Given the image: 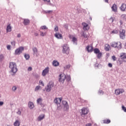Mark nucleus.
I'll use <instances>...</instances> for the list:
<instances>
[{
	"label": "nucleus",
	"instance_id": "nucleus-1",
	"mask_svg": "<svg viewBox=\"0 0 126 126\" xmlns=\"http://www.w3.org/2000/svg\"><path fill=\"white\" fill-rule=\"evenodd\" d=\"M9 67L11 69L10 73H11L12 72L13 73L11 74V75H15V74L17 72V66L16 63L14 62L10 63Z\"/></svg>",
	"mask_w": 126,
	"mask_h": 126
},
{
	"label": "nucleus",
	"instance_id": "nucleus-2",
	"mask_svg": "<svg viewBox=\"0 0 126 126\" xmlns=\"http://www.w3.org/2000/svg\"><path fill=\"white\" fill-rule=\"evenodd\" d=\"M124 62L126 63V54L122 53L120 54V56L117 63L119 64V65H121V64H122Z\"/></svg>",
	"mask_w": 126,
	"mask_h": 126
},
{
	"label": "nucleus",
	"instance_id": "nucleus-3",
	"mask_svg": "<svg viewBox=\"0 0 126 126\" xmlns=\"http://www.w3.org/2000/svg\"><path fill=\"white\" fill-rule=\"evenodd\" d=\"M53 87H54V82H53V81H50L47 85V87L46 88V92H50Z\"/></svg>",
	"mask_w": 126,
	"mask_h": 126
},
{
	"label": "nucleus",
	"instance_id": "nucleus-4",
	"mask_svg": "<svg viewBox=\"0 0 126 126\" xmlns=\"http://www.w3.org/2000/svg\"><path fill=\"white\" fill-rule=\"evenodd\" d=\"M111 46L113 48H119L120 49L122 48V43L121 42L118 41L116 43V42H113V43H111Z\"/></svg>",
	"mask_w": 126,
	"mask_h": 126
},
{
	"label": "nucleus",
	"instance_id": "nucleus-5",
	"mask_svg": "<svg viewBox=\"0 0 126 126\" xmlns=\"http://www.w3.org/2000/svg\"><path fill=\"white\" fill-rule=\"evenodd\" d=\"M62 52L63 54H66V55L69 54V47L67 46V45L65 44L63 46Z\"/></svg>",
	"mask_w": 126,
	"mask_h": 126
},
{
	"label": "nucleus",
	"instance_id": "nucleus-6",
	"mask_svg": "<svg viewBox=\"0 0 126 126\" xmlns=\"http://www.w3.org/2000/svg\"><path fill=\"white\" fill-rule=\"evenodd\" d=\"M119 36H120V39H122V40H124V39L126 38V30H121L119 32Z\"/></svg>",
	"mask_w": 126,
	"mask_h": 126
},
{
	"label": "nucleus",
	"instance_id": "nucleus-7",
	"mask_svg": "<svg viewBox=\"0 0 126 126\" xmlns=\"http://www.w3.org/2000/svg\"><path fill=\"white\" fill-rule=\"evenodd\" d=\"M65 78H66V76L63 74H61L59 75V82H61V83H64V80H65Z\"/></svg>",
	"mask_w": 126,
	"mask_h": 126
},
{
	"label": "nucleus",
	"instance_id": "nucleus-8",
	"mask_svg": "<svg viewBox=\"0 0 126 126\" xmlns=\"http://www.w3.org/2000/svg\"><path fill=\"white\" fill-rule=\"evenodd\" d=\"M23 51H24V47L21 46L15 50V55H20Z\"/></svg>",
	"mask_w": 126,
	"mask_h": 126
},
{
	"label": "nucleus",
	"instance_id": "nucleus-9",
	"mask_svg": "<svg viewBox=\"0 0 126 126\" xmlns=\"http://www.w3.org/2000/svg\"><path fill=\"white\" fill-rule=\"evenodd\" d=\"M89 112V110H88V109L83 108L82 109V114L81 116L82 117H84L86 115H87Z\"/></svg>",
	"mask_w": 126,
	"mask_h": 126
},
{
	"label": "nucleus",
	"instance_id": "nucleus-10",
	"mask_svg": "<svg viewBox=\"0 0 126 126\" xmlns=\"http://www.w3.org/2000/svg\"><path fill=\"white\" fill-rule=\"evenodd\" d=\"M125 92V91L123 89H118L115 90V94L116 95H120V94H122Z\"/></svg>",
	"mask_w": 126,
	"mask_h": 126
},
{
	"label": "nucleus",
	"instance_id": "nucleus-11",
	"mask_svg": "<svg viewBox=\"0 0 126 126\" xmlns=\"http://www.w3.org/2000/svg\"><path fill=\"white\" fill-rule=\"evenodd\" d=\"M62 103L64 108L66 109V110H68V109H69V106H68V103H67V101L65 100H63L62 101Z\"/></svg>",
	"mask_w": 126,
	"mask_h": 126
},
{
	"label": "nucleus",
	"instance_id": "nucleus-12",
	"mask_svg": "<svg viewBox=\"0 0 126 126\" xmlns=\"http://www.w3.org/2000/svg\"><path fill=\"white\" fill-rule=\"evenodd\" d=\"M49 67H47L43 70L42 75H43V76H46V75H47V74L49 73Z\"/></svg>",
	"mask_w": 126,
	"mask_h": 126
},
{
	"label": "nucleus",
	"instance_id": "nucleus-13",
	"mask_svg": "<svg viewBox=\"0 0 126 126\" xmlns=\"http://www.w3.org/2000/svg\"><path fill=\"white\" fill-rule=\"evenodd\" d=\"M22 20H23V24L25 25V26H26L27 25H29L30 23V20L28 19H22Z\"/></svg>",
	"mask_w": 126,
	"mask_h": 126
},
{
	"label": "nucleus",
	"instance_id": "nucleus-14",
	"mask_svg": "<svg viewBox=\"0 0 126 126\" xmlns=\"http://www.w3.org/2000/svg\"><path fill=\"white\" fill-rule=\"evenodd\" d=\"M82 25L83 26V30L85 31H88V30H89V27L88 26V24L85 23H83Z\"/></svg>",
	"mask_w": 126,
	"mask_h": 126
},
{
	"label": "nucleus",
	"instance_id": "nucleus-15",
	"mask_svg": "<svg viewBox=\"0 0 126 126\" xmlns=\"http://www.w3.org/2000/svg\"><path fill=\"white\" fill-rule=\"evenodd\" d=\"M43 101V99H42V98L39 97V98H38L36 100V103L38 105H40V106H43V103L42 102V101Z\"/></svg>",
	"mask_w": 126,
	"mask_h": 126
},
{
	"label": "nucleus",
	"instance_id": "nucleus-16",
	"mask_svg": "<svg viewBox=\"0 0 126 126\" xmlns=\"http://www.w3.org/2000/svg\"><path fill=\"white\" fill-rule=\"evenodd\" d=\"M111 9L112 11H114V12H117V11H118V6H117L116 4H114L111 7Z\"/></svg>",
	"mask_w": 126,
	"mask_h": 126
},
{
	"label": "nucleus",
	"instance_id": "nucleus-17",
	"mask_svg": "<svg viewBox=\"0 0 126 126\" xmlns=\"http://www.w3.org/2000/svg\"><path fill=\"white\" fill-rule=\"evenodd\" d=\"M44 119H45V114H41L38 117L37 121L38 122H41Z\"/></svg>",
	"mask_w": 126,
	"mask_h": 126
},
{
	"label": "nucleus",
	"instance_id": "nucleus-18",
	"mask_svg": "<svg viewBox=\"0 0 126 126\" xmlns=\"http://www.w3.org/2000/svg\"><path fill=\"white\" fill-rule=\"evenodd\" d=\"M55 36L56 38H57V39H63V35L59 32L56 33L55 34Z\"/></svg>",
	"mask_w": 126,
	"mask_h": 126
},
{
	"label": "nucleus",
	"instance_id": "nucleus-19",
	"mask_svg": "<svg viewBox=\"0 0 126 126\" xmlns=\"http://www.w3.org/2000/svg\"><path fill=\"white\" fill-rule=\"evenodd\" d=\"M87 50L88 53H92V52H93V51H94L93 46H88L87 47Z\"/></svg>",
	"mask_w": 126,
	"mask_h": 126
},
{
	"label": "nucleus",
	"instance_id": "nucleus-20",
	"mask_svg": "<svg viewBox=\"0 0 126 126\" xmlns=\"http://www.w3.org/2000/svg\"><path fill=\"white\" fill-rule=\"evenodd\" d=\"M120 9L122 11H126V4L125 3H123L120 7Z\"/></svg>",
	"mask_w": 126,
	"mask_h": 126
},
{
	"label": "nucleus",
	"instance_id": "nucleus-21",
	"mask_svg": "<svg viewBox=\"0 0 126 126\" xmlns=\"http://www.w3.org/2000/svg\"><path fill=\"white\" fill-rule=\"evenodd\" d=\"M59 99L58 98H56L54 100V102L56 103V104H57V106H58V110H60L61 108L60 107L61 106V104H60V103H59Z\"/></svg>",
	"mask_w": 126,
	"mask_h": 126
},
{
	"label": "nucleus",
	"instance_id": "nucleus-22",
	"mask_svg": "<svg viewBox=\"0 0 126 126\" xmlns=\"http://www.w3.org/2000/svg\"><path fill=\"white\" fill-rule=\"evenodd\" d=\"M53 65H54V66H58V65H60V63H59L58 61H54L53 62Z\"/></svg>",
	"mask_w": 126,
	"mask_h": 126
},
{
	"label": "nucleus",
	"instance_id": "nucleus-23",
	"mask_svg": "<svg viewBox=\"0 0 126 126\" xmlns=\"http://www.w3.org/2000/svg\"><path fill=\"white\" fill-rule=\"evenodd\" d=\"M29 107L30 109H33L34 108V103L32 102H30L29 103Z\"/></svg>",
	"mask_w": 126,
	"mask_h": 126
},
{
	"label": "nucleus",
	"instance_id": "nucleus-24",
	"mask_svg": "<svg viewBox=\"0 0 126 126\" xmlns=\"http://www.w3.org/2000/svg\"><path fill=\"white\" fill-rule=\"evenodd\" d=\"M6 32H11V27L10 26V24H9L7 26Z\"/></svg>",
	"mask_w": 126,
	"mask_h": 126
},
{
	"label": "nucleus",
	"instance_id": "nucleus-25",
	"mask_svg": "<svg viewBox=\"0 0 126 126\" xmlns=\"http://www.w3.org/2000/svg\"><path fill=\"white\" fill-rule=\"evenodd\" d=\"M72 42L75 45H77V39L75 37L72 38Z\"/></svg>",
	"mask_w": 126,
	"mask_h": 126
},
{
	"label": "nucleus",
	"instance_id": "nucleus-26",
	"mask_svg": "<svg viewBox=\"0 0 126 126\" xmlns=\"http://www.w3.org/2000/svg\"><path fill=\"white\" fill-rule=\"evenodd\" d=\"M14 126H20V123L19 122V121L16 120L15 122L14 123Z\"/></svg>",
	"mask_w": 126,
	"mask_h": 126
},
{
	"label": "nucleus",
	"instance_id": "nucleus-27",
	"mask_svg": "<svg viewBox=\"0 0 126 126\" xmlns=\"http://www.w3.org/2000/svg\"><path fill=\"white\" fill-rule=\"evenodd\" d=\"M65 79H66V81L67 82H69V81H70V80H71V78L70 77V75H67L66 76Z\"/></svg>",
	"mask_w": 126,
	"mask_h": 126
},
{
	"label": "nucleus",
	"instance_id": "nucleus-28",
	"mask_svg": "<svg viewBox=\"0 0 126 126\" xmlns=\"http://www.w3.org/2000/svg\"><path fill=\"white\" fill-rule=\"evenodd\" d=\"M111 123V120L109 119H106L103 120V124H110Z\"/></svg>",
	"mask_w": 126,
	"mask_h": 126
},
{
	"label": "nucleus",
	"instance_id": "nucleus-29",
	"mask_svg": "<svg viewBox=\"0 0 126 126\" xmlns=\"http://www.w3.org/2000/svg\"><path fill=\"white\" fill-rule=\"evenodd\" d=\"M93 51H94V54H96V55H97V54L100 53V50L98 48H95V49H94V50Z\"/></svg>",
	"mask_w": 126,
	"mask_h": 126
},
{
	"label": "nucleus",
	"instance_id": "nucleus-30",
	"mask_svg": "<svg viewBox=\"0 0 126 126\" xmlns=\"http://www.w3.org/2000/svg\"><path fill=\"white\" fill-rule=\"evenodd\" d=\"M41 30H48V28L46 26H42L40 28Z\"/></svg>",
	"mask_w": 126,
	"mask_h": 126
},
{
	"label": "nucleus",
	"instance_id": "nucleus-31",
	"mask_svg": "<svg viewBox=\"0 0 126 126\" xmlns=\"http://www.w3.org/2000/svg\"><path fill=\"white\" fill-rule=\"evenodd\" d=\"M4 59V57L3 56V55L0 54V62H2L3 60Z\"/></svg>",
	"mask_w": 126,
	"mask_h": 126
},
{
	"label": "nucleus",
	"instance_id": "nucleus-32",
	"mask_svg": "<svg viewBox=\"0 0 126 126\" xmlns=\"http://www.w3.org/2000/svg\"><path fill=\"white\" fill-rule=\"evenodd\" d=\"M44 1H47L48 2L47 4L48 5H53V4L51 3L50 0H43Z\"/></svg>",
	"mask_w": 126,
	"mask_h": 126
},
{
	"label": "nucleus",
	"instance_id": "nucleus-33",
	"mask_svg": "<svg viewBox=\"0 0 126 126\" xmlns=\"http://www.w3.org/2000/svg\"><path fill=\"white\" fill-rule=\"evenodd\" d=\"M32 51L34 53V54H37L38 53V50H37V48L34 47L32 48Z\"/></svg>",
	"mask_w": 126,
	"mask_h": 126
},
{
	"label": "nucleus",
	"instance_id": "nucleus-34",
	"mask_svg": "<svg viewBox=\"0 0 126 126\" xmlns=\"http://www.w3.org/2000/svg\"><path fill=\"white\" fill-rule=\"evenodd\" d=\"M121 18L123 20H125V21H126V14H123L121 15Z\"/></svg>",
	"mask_w": 126,
	"mask_h": 126
},
{
	"label": "nucleus",
	"instance_id": "nucleus-35",
	"mask_svg": "<svg viewBox=\"0 0 126 126\" xmlns=\"http://www.w3.org/2000/svg\"><path fill=\"white\" fill-rule=\"evenodd\" d=\"M24 57L26 60H29V59H30V56H29V54H25Z\"/></svg>",
	"mask_w": 126,
	"mask_h": 126
},
{
	"label": "nucleus",
	"instance_id": "nucleus-36",
	"mask_svg": "<svg viewBox=\"0 0 126 126\" xmlns=\"http://www.w3.org/2000/svg\"><path fill=\"white\" fill-rule=\"evenodd\" d=\"M97 57L98 59H100L101 57H102V53H101L100 52H99L98 54H97Z\"/></svg>",
	"mask_w": 126,
	"mask_h": 126
},
{
	"label": "nucleus",
	"instance_id": "nucleus-37",
	"mask_svg": "<svg viewBox=\"0 0 126 126\" xmlns=\"http://www.w3.org/2000/svg\"><path fill=\"white\" fill-rule=\"evenodd\" d=\"M112 34H118L119 33V31L117 30H114L112 32Z\"/></svg>",
	"mask_w": 126,
	"mask_h": 126
},
{
	"label": "nucleus",
	"instance_id": "nucleus-38",
	"mask_svg": "<svg viewBox=\"0 0 126 126\" xmlns=\"http://www.w3.org/2000/svg\"><path fill=\"white\" fill-rule=\"evenodd\" d=\"M40 32V36H42V37H44V36H46V32Z\"/></svg>",
	"mask_w": 126,
	"mask_h": 126
},
{
	"label": "nucleus",
	"instance_id": "nucleus-39",
	"mask_svg": "<svg viewBox=\"0 0 126 126\" xmlns=\"http://www.w3.org/2000/svg\"><path fill=\"white\" fill-rule=\"evenodd\" d=\"M82 36H83L84 38H87V35L84 32L82 33Z\"/></svg>",
	"mask_w": 126,
	"mask_h": 126
},
{
	"label": "nucleus",
	"instance_id": "nucleus-40",
	"mask_svg": "<svg viewBox=\"0 0 126 126\" xmlns=\"http://www.w3.org/2000/svg\"><path fill=\"white\" fill-rule=\"evenodd\" d=\"M45 13H51L53 12V10H48V11H44Z\"/></svg>",
	"mask_w": 126,
	"mask_h": 126
},
{
	"label": "nucleus",
	"instance_id": "nucleus-41",
	"mask_svg": "<svg viewBox=\"0 0 126 126\" xmlns=\"http://www.w3.org/2000/svg\"><path fill=\"white\" fill-rule=\"evenodd\" d=\"M40 89V86H37L35 88V91H38Z\"/></svg>",
	"mask_w": 126,
	"mask_h": 126
},
{
	"label": "nucleus",
	"instance_id": "nucleus-42",
	"mask_svg": "<svg viewBox=\"0 0 126 126\" xmlns=\"http://www.w3.org/2000/svg\"><path fill=\"white\" fill-rule=\"evenodd\" d=\"M112 59L114 61H117V58L115 56H112Z\"/></svg>",
	"mask_w": 126,
	"mask_h": 126
},
{
	"label": "nucleus",
	"instance_id": "nucleus-43",
	"mask_svg": "<svg viewBox=\"0 0 126 126\" xmlns=\"http://www.w3.org/2000/svg\"><path fill=\"white\" fill-rule=\"evenodd\" d=\"M54 31H55V32H57V31H59V27L58 26L55 28Z\"/></svg>",
	"mask_w": 126,
	"mask_h": 126
},
{
	"label": "nucleus",
	"instance_id": "nucleus-44",
	"mask_svg": "<svg viewBox=\"0 0 126 126\" xmlns=\"http://www.w3.org/2000/svg\"><path fill=\"white\" fill-rule=\"evenodd\" d=\"M12 89L13 91H16V89H17V88L16 87V86H14L12 87Z\"/></svg>",
	"mask_w": 126,
	"mask_h": 126
},
{
	"label": "nucleus",
	"instance_id": "nucleus-45",
	"mask_svg": "<svg viewBox=\"0 0 126 126\" xmlns=\"http://www.w3.org/2000/svg\"><path fill=\"white\" fill-rule=\"evenodd\" d=\"M98 93L99 94H102V95H103V94H104V92H103V91L99 90L98 91Z\"/></svg>",
	"mask_w": 126,
	"mask_h": 126
},
{
	"label": "nucleus",
	"instance_id": "nucleus-46",
	"mask_svg": "<svg viewBox=\"0 0 126 126\" xmlns=\"http://www.w3.org/2000/svg\"><path fill=\"white\" fill-rule=\"evenodd\" d=\"M39 84L40 85H42V86H44V83H43L42 80H39Z\"/></svg>",
	"mask_w": 126,
	"mask_h": 126
},
{
	"label": "nucleus",
	"instance_id": "nucleus-47",
	"mask_svg": "<svg viewBox=\"0 0 126 126\" xmlns=\"http://www.w3.org/2000/svg\"><path fill=\"white\" fill-rule=\"evenodd\" d=\"M108 66L109 67H113V64H112V63H109L108 64Z\"/></svg>",
	"mask_w": 126,
	"mask_h": 126
},
{
	"label": "nucleus",
	"instance_id": "nucleus-48",
	"mask_svg": "<svg viewBox=\"0 0 126 126\" xmlns=\"http://www.w3.org/2000/svg\"><path fill=\"white\" fill-rule=\"evenodd\" d=\"M11 46L10 45H7V50H11Z\"/></svg>",
	"mask_w": 126,
	"mask_h": 126
},
{
	"label": "nucleus",
	"instance_id": "nucleus-49",
	"mask_svg": "<svg viewBox=\"0 0 126 126\" xmlns=\"http://www.w3.org/2000/svg\"><path fill=\"white\" fill-rule=\"evenodd\" d=\"M63 27L64 28H65V29H67L68 28V26L65 24H64Z\"/></svg>",
	"mask_w": 126,
	"mask_h": 126
},
{
	"label": "nucleus",
	"instance_id": "nucleus-50",
	"mask_svg": "<svg viewBox=\"0 0 126 126\" xmlns=\"http://www.w3.org/2000/svg\"><path fill=\"white\" fill-rule=\"evenodd\" d=\"M65 68H66V69L70 68V65L68 64L66 65V66L65 67Z\"/></svg>",
	"mask_w": 126,
	"mask_h": 126
},
{
	"label": "nucleus",
	"instance_id": "nucleus-51",
	"mask_svg": "<svg viewBox=\"0 0 126 126\" xmlns=\"http://www.w3.org/2000/svg\"><path fill=\"white\" fill-rule=\"evenodd\" d=\"M28 70L29 71H32V67H29L28 68Z\"/></svg>",
	"mask_w": 126,
	"mask_h": 126
},
{
	"label": "nucleus",
	"instance_id": "nucleus-52",
	"mask_svg": "<svg viewBox=\"0 0 126 126\" xmlns=\"http://www.w3.org/2000/svg\"><path fill=\"white\" fill-rule=\"evenodd\" d=\"M17 114H18V115H21V111H20V110H19L17 112Z\"/></svg>",
	"mask_w": 126,
	"mask_h": 126
},
{
	"label": "nucleus",
	"instance_id": "nucleus-53",
	"mask_svg": "<svg viewBox=\"0 0 126 126\" xmlns=\"http://www.w3.org/2000/svg\"><path fill=\"white\" fill-rule=\"evenodd\" d=\"M110 21H111L112 23L114 22V18L113 17H111Z\"/></svg>",
	"mask_w": 126,
	"mask_h": 126
},
{
	"label": "nucleus",
	"instance_id": "nucleus-54",
	"mask_svg": "<svg viewBox=\"0 0 126 126\" xmlns=\"http://www.w3.org/2000/svg\"><path fill=\"white\" fill-rule=\"evenodd\" d=\"M34 36H36L37 37V36H39V33H38L37 32H34Z\"/></svg>",
	"mask_w": 126,
	"mask_h": 126
},
{
	"label": "nucleus",
	"instance_id": "nucleus-55",
	"mask_svg": "<svg viewBox=\"0 0 126 126\" xmlns=\"http://www.w3.org/2000/svg\"><path fill=\"white\" fill-rule=\"evenodd\" d=\"M86 126H92V124L91 123H89L86 125Z\"/></svg>",
	"mask_w": 126,
	"mask_h": 126
},
{
	"label": "nucleus",
	"instance_id": "nucleus-56",
	"mask_svg": "<svg viewBox=\"0 0 126 126\" xmlns=\"http://www.w3.org/2000/svg\"><path fill=\"white\" fill-rule=\"evenodd\" d=\"M105 51H109V47L105 46Z\"/></svg>",
	"mask_w": 126,
	"mask_h": 126
},
{
	"label": "nucleus",
	"instance_id": "nucleus-57",
	"mask_svg": "<svg viewBox=\"0 0 126 126\" xmlns=\"http://www.w3.org/2000/svg\"><path fill=\"white\" fill-rule=\"evenodd\" d=\"M20 37H21V34L20 33H18L17 34V37L18 38H20Z\"/></svg>",
	"mask_w": 126,
	"mask_h": 126
},
{
	"label": "nucleus",
	"instance_id": "nucleus-58",
	"mask_svg": "<svg viewBox=\"0 0 126 126\" xmlns=\"http://www.w3.org/2000/svg\"><path fill=\"white\" fill-rule=\"evenodd\" d=\"M3 105V101H0V106H2Z\"/></svg>",
	"mask_w": 126,
	"mask_h": 126
},
{
	"label": "nucleus",
	"instance_id": "nucleus-59",
	"mask_svg": "<svg viewBox=\"0 0 126 126\" xmlns=\"http://www.w3.org/2000/svg\"><path fill=\"white\" fill-rule=\"evenodd\" d=\"M95 66H96V67H99V64L97 63H95Z\"/></svg>",
	"mask_w": 126,
	"mask_h": 126
},
{
	"label": "nucleus",
	"instance_id": "nucleus-60",
	"mask_svg": "<svg viewBox=\"0 0 126 126\" xmlns=\"http://www.w3.org/2000/svg\"><path fill=\"white\" fill-rule=\"evenodd\" d=\"M58 100H60V102H62V100H63V98L60 97L59 98H58Z\"/></svg>",
	"mask_w": 126,
	"mask_h": 126
},
{
	"label": "nucleus",
	"instance_id": "nucleus-61",
	"mask_svg": "<svg viewBox=\"0 0 126 126\" xmlns=\"http://www.w3.org/2000/svg\"><path fill=\"white\" fill-rule=\"evenodd\" d=\"M11 44L13 45V46H15V42H11Z\"/></svg>",
	"mask_w": 126,
	"mask_h": 126
},
{
	"label": "nucleus",
	"instance_id": "nucleus-62",
	"mask_svg": "<svg viewBox=\"0 0 126 126\" xmlns=\"http://www.w3.org/2000/svg\"><path fill=\"white\" fill-rule=\"evenodd\" d=\"M105 2H109V0H104Z\"/></svg>",
	"mask_w": 126,
	"mask_h": 126
},
{
	"label": "nucleus",
	"instance_id": "nucleus-63",
	"mask_svg": "<svg viewBox=\"0 0 126 126\" xmlns=\"http://www.w3.org/2000/svg\"><path fill=\"white\" fill-rule=\"evenodd\" d=\"M124 47L125 49H126V43L124 44Z\"/></svg>",
	"mask_w": 126,
	"mask_h": 126
},
{
	"label": "nucleus",
	"instance_id": "nucleus-64",
	"mask_svg": "<svg viewBox=\"0 0 126 126\" xmlns=\"http://www.w3.org/2000/svg\"><path fill=\"white\" fill-rule=\"evenodd\" d=\"M120 24L122 25V24H123V21H120Z\"/></svg>",
	"mask_w": 126,
	"mask_h": 126
}]
</instances>
